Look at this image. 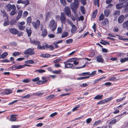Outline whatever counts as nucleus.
Listing matches in <instances>:
<instances>
[{"label": "nucleus", "instance_id": "9d476101", "mask_svg": "<svg viewBox=\"0 0 128 128\" xmlns=\"http://www.w3.org/2000/svg\"><path fill=\"white\" fill-rule=\"evenodd\" d=\"M9 31L11 33L15 34H18L19 32L15 28H10Z\"/></svg>", "mask_w": 128, "mask_h": 128}, {"label": "nucleus", "instance_id": "bb28decb", "mask_svg": "<svg viewBox=\"0 0 128 128\" xmlns=\"http://www.w3.org/2000/svg\"><path fill=\"white\" fill-rule=\"evenodd\" d=\"M8 53L6 52H4L1 55V58H5L8 55Z\"/></svg>", "mask_w": 128, "mask_h": 128}, {"label": "nucleus", "instance_id": "c03bdc74", "mask_svg": "<svg viewBox=\"0 0 128 128\" xmlns=\"http://www.w3.org/2000/svg\"><path fill=\"white\" fill-rule=\"evenodd\" d=\"M9 24V21L7 20L4 21L3 24L4 26H6Z\"/></svg>", "mask_w": 128, "mask_h": 128}, {"label": "nucleus", "instance_id": "dca6fc26", "mask_svg": "<svg viewBox=\"0 0 128 128\" xmlns=\"http://www.w3.org/2000/svg\"><path fill=\"white\" fill-rule=\"evenodd\" d=\"M1 11L2 12L3 14V17H6V19L7 20H8V14L6 13V12L5 11V10H1Z\"/></svg>", "mask_w": 128, "mask_h": 128}, {"label": "nucleus", "instance_id": "a18cd8bd", "mask_svg": "<svg viewBox=\"0 0 128 128\" xmlns=\"http://www.w3.org/2000/svg\"><path fill=\"white\" fill-rule=\"evenodd\" d=\"M32 19L31 16H29L27 18V22L28 23H30L32 22Z\"/></svg>", "mask_w": 128, "mask_h": 128}, {"label": "nucleus", "instance_id": "cd10ccee", "mask_svg": "<svg viewBox=\"0 0 128 128\" xmlns=\"http://www.w3.org/2000/svg\"><path fill=\"white\" fill-rule=\"evenodd\" d=\"M18 26L19 29L20 30H24L26 28L25 26H23L18 24Z\"/></svg>", "mask_w": 128, "mask_h": 128}, {"label": "nucleus", "instance_id": "20e7f679", "mask_svg": "<svg viewBox=\"0 0 128 128\" xmlns=\"http://www.w3.org/2000/svg\"><path fill=\"white\" fill-rule=\"evenodd\" d=\"M35 53L34 49L33 48H29L26 50L24 52L25 54H28L30 55H33Z\"/></svg>", "mask_w": 128, "mask_h": 128}, {"label": "nucleus", "instance_id": "8fccbe9b", "mask_svg": "<svg viewBox=\"0 0 128 128\" xmlns=\"http://www.w3.org/2000/svg\"><path fill=\"white\" fill-rule=\"evenodd\" d=\"M22 82L24 83H27L30 82V79L27 78L23 80H22Z\"/></svg>", "mask_w": 128, "mask_h": 128}, {"label": "nucleus", "instance_id": "a211bd4d", "mask_svg": "<svg viewBox=\"0 0 128 128\" xmlns=\"http://www.w3.org/2000/svg\"><path fill=\"white\" fill-rule=\"evenodd\" d=\"M109 23V20L108 18H106L104 20L101 22V24L105 26L106 24H108Z\"/></svg>", "mask_w": 128, "mask_h": 128}, {"label": "nucleus", "instance_id": "79ce46f5", "mask_svg": "<svg viewBox=\"0 0 128 128\" xmlns=\"http://www.w3.org/2000/svg\"><path fill=\"white\" fill-rule=\"evenodd\" d=\"M73 42V40L72 39H70L66 40V43L67 44H69L72 43Z\"/></svg>", "mask_w": 128, "mask_h": 128}, {"label": "nucleus", "instance_id": "f03ea898", "mask_svg": "<svg viewBox=\"0 0 128 128\" xmlns=\"http://www.w3.org/2000/svg\"><path fill=\"white\" fill-rule=\"evenodd\" d=\"M70 7L72 12L75 14L76 12V9L78 7V4H76L72 2L70 4Z\"/></svg>", "mask_w": 128, "mask_h": 128}, {"label": "nucleus", "instance_id": "1a4fd4ad", "mask_svg": "<svg viewBox=\"0 0 128 128\" xmlns=\"http://www.w3.org/2000/svg\"><path fill=\"white\" fill-rule=\"evenodd\" d=\"M17 3L18 4L21 3L22 4H24L26 5H27L29 4V2L28 0H18Z\"/></svg>", "mask_w": 128, "mask_h": 128}, {"label": "nucleus", "instance_id": "7c9ffc66", "mask_svg": "<svg viewBox=\"0 0 128 128\" xmlns=\"http://www.w3.org/2000/svg\"><path fill=\"white\" fill-rule=\"evenodd\" d=\"M128 26V21H125L123 24V27L124 28H125Z\"/></svg>", "mask_w": 128, "mask_h": 128}, {"label": "nucleus", "instance_id": "9b49d317", "mask_svg": "<svg viewBox=\"0 0 128 128\" xmlns=\"http://www.w3.org/2000/svg\"><path fill=\"white\" fill-rule=\"evenodd\" d=\"M124 16L123 15L119 16L118 19V21L119 23H122L124 21Z\"/></svg>", "mask_w": 128, "mask_h": 128}, {"label": "nucleus", "instance_id": "7ed1b4c3", "mask_svg": "<svg viewBox=\"0 0 128 128\" xmlns=\"http://www.w3.org/2000/svg\"><path fill=\"white\" fill-rule=\"evenodd\" d=\"M66 18L65 14L64 12H62L60 16V20L62 24H65L66 22Z\"/></svg>", "mask_w": 128, "mask_h": 128}, {"label": "nucleus", "instance_id": "a878e982", "mask_svg": "<svg viewBox=\"0 0 128 128\" xmlns=\"http://www.w3.org/2000/svg\"><path fill=\"white\" fill-rule=\"evenodd\" d=\"M104 15L106 17H108L110 14V11L108 10H106L104 12Z\"/></svg>", "mask_w": 128, "mask_h": 128}, {"label": "nucleus", "instance_id": "69168bd1", "mask_svg": "<svg viewBox=\"0 0 128 128\" xmlns=\"http://www.w3.org/2000/svg\"><path fill=\"white\" fill-rule=\"evenodd\" d=\"M17 67V64H16L12 66V68L14 70H15L16 69V68Z\"/></svg>", "mask_w": 128, "mask_h": 128}, {"label": "nucleus", "instance_id": "4d7b16f0", "mask_svg": "<svg viewBox=\"0 0 128 128\" xmlns=\"http://www.w3.org/2000/svg\"><path fill=\"white\" fill-rule=\"evenodd\" d=\"M42 79L43 80L42 81L44 83H45L47 82L48 80L44 76H42Z\"/></svg>", "mask_w": 128, "mask_h": 128}, {"label": "nucleus", "instance_id": "f704fd0d", "mask_svg": "<svg viewBox=\"0 0 128 128\" xmlns=\"http://www.w3.org/2000/svg\"><path fill=\"white\" fill-rule=\"evenodd\" d=\"M116 80V77H112L108 79V80L109 81H113Z\"/></svg>", "mask_w": 128, "mask_h": 128}, {"label": "nucleus", "instance_id": "c85d7f7f", "mask_svg": "<svg viewBox=\"0 0 128 128\" xmlns=\"http://www.w3.org/2000/svg\"><path fill=\"white\" fill-rule=\"evenodd\" d=\"M106 77V76L103 77L102 78H99L97 79L96 80L94 81V84H96L100 80H101L105 78Z\"/></svg>", "mask_w": 128, "mask_h": 128}, {"label": "nucleus", "instance_id": "3c124183", "mask_svg": "<svg viewBox=\"0 0 128 128\" xmlns=\"http://www.w3.org/2000/svg\"><path fill=\"white\" fill-rule=\"evenodd\" d=\"M28 14V13L27 11H25L23 13L22 16L24 17H26Z\"/></svg>", "mask_w": 128, "mask_h": 128}, {"label": "nucleus", "instance_id": "e433bc0d", "mask_svg": "<svg viewBox=\"0 0 128 128\" xmlns=\"http://www.w3.org/2000/svg\"><path fill=\"white\" fill-rule=\"evenodd\" d=\"M117 120L116 119L112 120L109 122L110 124H114L116 123L117 122Z\"/></svg>", "mask_w": 128, "mask_h": 128}, {"label": "nucleus", "instance_id": "de8ad7c7", "mask_svg": "<svg viewBox=\"0 0 128 128\" xmlns=\"http://www.w3.org/2000/svg\"><path fill=\"white\" fill-rule=\"evenodd\" d=\"M104 16L103 14H101L99 18V20L100 21H101L104 19Z\"/></svg>", "mask_w": 128, "mask_h": 128}, {"label": "nucleus", "instance_id": "c756f323", "mask_svg": "<svg viewBox=\"0 0 128 128\" xmlns=\"http://www.w3.org/2000/svg\"><path fill=\"white\" fill-rule=\"evenodd\" d=\"M40 44H39L38 45L37 47V48L38 49L44 50L45 49L44 46L43 45L41 46Z\"/></svg>", "mask_w": 128, "mask_h": 128}, {"label": "nucleus", "instance_id": "0eeeda50", "mask_svg": "<svg viewBox=\"0 0 128 128\" xmlns=\"http://www.w3.org/2000/svg\"><path fill=\"white\" fill-rule=\"evenodd\" d=\"M33 27L35 29H36L39 27L40 24V22L39 20H37L36 22H32Z\"/></svg>", "mask_w": 128, "mask_h": 128}, {"label": "nucleus", "instance_id": "6e6552de", "mask_svg": "<svg viewBox=\"0 0 128 128\" xmlns=\"http://www.w3.org/2000/svg\"><path fill=\"white\" fill-rule=\"evenodd\" d=\"M112 97H110L108 98L105 99L97 103V104H104L106 102L112 100Z\"/></svg>", "mask_w": 128, "mask_h": 128}, {"label": "nucleus", "instance_id": "680f3d73", "mask_svg": "<svg viewBox=\"0 0 128 128\" xmlns=\"http://www.w3.org/2000/svg\"><path fill=\"white\" fill-rule=\"evenodd\" d=\"M126 61V58H121L120 60V61L121 63H124Z\"/></svg>", "mask_w": 128, "mask_h": 128}, {"label": "nucleus", "instance_id": "2eb2a0df", "mask_svg": "<svg viewBox=\"0 0 128 128\" xmlns=\"http://www.w3.org/2000/svg\"><path fill=\"white\" fill-rule=\"evenodd\" d=\"M64 63L65 64V67L67 68H70L73 66L74 65L73 64L70 63H66L65 62H64Z\"/></svg>", "mask_w": 128, "mask_h": 128}, {"label": "nucleus", "instance_id": "c9c22d12", "mask_svg": "<svg viewBox=\"0 0 128 128\" xmlns=\"http://www.w3.org/2000/svg\"><path fill=\"white\" fill-rule=\"evenodd\" d=\"M25 63L26 64H32L34 63V62L32 60H30L25 61Z\"/></svg>", "mask_w": 128, "mask_h": 128}, {"label": "nucleus", "instance_id": "09e8293b", "mask_svg": "<svg viewBox=\"0 0 128 128\" xmlns=\"http://www.w3.org/2000/svg\"><path fill=\"white\" fill-rule=\"evenodd\" d=\"M44 94V92H38L35 94V95L37 96H41Z\"/></svg>", "mask_w": 128, "mask_h": 128}, {"label": "nucleus", "instance_id": "603ef678", "mask_svg": "<svg viewBox=\"0 0 128 128\" xmlns=\"http://www.w3.org/2000/svg\"><path fill=\"white\" fill-rule=\"evenodd\" d=\"M101 122L100 120H98L95 122L93 124V126H96L98 124Z\"/></svg>", "mask_w": 128, "mask_h": 128}, {"label": "nucleus", "instance_id": "f257e3e1", "mask_svg": "<svg viewBox=\"0 0 128 128\" xmlns=\"http://www.w3.org/2000/svg\"><path fill=\"white\" fill-rule=\"evenodd\" d=\"M49 27L51 29L52 31H54L56 30L57 27V24L55 22V21L54 20H52L50 21L49 25Z\"/></svg>", "mask_w": 128, "mask_h": 128}, {"label": "nucleus", "instance_id": "39448f33", "mask_svg": "<svg viewBox=\"0 0 128 128\" xmlns=\"http://www.w3.org/2000/svg\"><path fill=\"white\" fill-rule=\"evenodd\" d=\"M64 10L65 14L67 16L69 17L71 16V11L69 6H66L64 8Z\"/></svg>", "mask_w": 128, "mask_h": 128}, {"label": "nucleus", "instance_id": "bf43d9fd", "mask_svg": "<svg viewBox=\"0 0 128 128\" xmlns=\"http://www.w3.org/2000/svg\"><path fill=\"white\" fill-rule=\"evenodd\" d=\"M92 119L91 118H90L87 119L86 120V122L87 124H89L90 123Z\"/></svg>", "mask_w": 128, "mask_h": 128}, {"label": "nucleus", "instance_id": "a19ab883", "mask_svg": "<svg viewBox=\"0 0 128 128\" xmlns=\"http://www.w3.org/2000/svg\"><path fill=\"white\" fill-rule=\"evenodd\" d=\"M20 54L21 53L20 52H14L12 54V55L14 56H16L20 55Z\"/></svg>", "mask_w": 128, "mask_h": 128}, {"label": "nucleus", "instance_id": "473e14b6", "mask_svg": "<svg viewBox=\"0 0 128 128\" xmlns=\"http://www.w3.org/2000/svg\"><path fill=\"white\" fill-rule=\"evenodd\" d=\"M68 35V33L67 32H65L63 33L61 37L62 38H64L67 37Z\"/></svg>", "mask_w": 128, "mask_h": 128}, {"label": "nucleus", "instance_id": "f8f14e48", "mask_svg": "<svg viewBox=\"0 0 128 128\" xmlns=\"http://www.w3.org/2000/svg\"><path fill=\"white\" fill-rule=\"evenodd\" d=\"M40 30L42 31L41 36L43 37H45L47 34V32L46 29L42 30V28Z\"/></svg>", "mask_w": 128, "mask_h": 128}, {"label": "nucleus", "instance_id": "f3484780", "mask_svg": "<svg viewBox=\"0 0 128 128\" xmlns=\"http://www.w3.org/2000/svg\"><path fill=\"white\" fill-rule=\"evenodd\" d=\"M26 32L28 36H30L32 33V31L30 28L29 27H27L26 28Z\"/></svg>", "mask_w": 128, "mask_h": 128}, {"label": "nucleus", "instance_id": "72a5a7b5", "mask_svg": "<svg viewBox=\"0 0 128 128\" xmlns=\"http://www.w3.org/2000/svg\"><path fill=\"white\" fill-rule=\"evenodd\" d=\"M61 72V70H55L52 71V72L54 74H59Z\"/></svg>", "mask_w": 128, "mask_h": 128}, {"label": "nucleus", "instance_id": "4c0bfd02", "mask_svg": "<svg viewBox=\"0 0 128 128\" xmlns=\"http://www.w3.org/2000/svg\"><path fill=\"white\" fill-rule=\"evenodd\" d=\"M61 4L63 5L64 6L66 4V2L65 0H60Z\"/></svg>", "mask_w": 128, "mask_h": 128}, {"label": "nucleus", "instance_id": "aec40b11", "mask_svg": "<svg viewBox=\"0 0 128 128\" xmlns=\"http://www.w3.org/2000/svg\"><path fill=\"white\" fill-rule=\"evenodd\" d=\"M71 26L72 27L71 30V32L72 33H75L77 30V28L74 24L72 25Z\"/></svg>", "mask_w": 128, "mask_h": 128}, {"label": "nucleus", "instance_id": "6ab92c4d", "mask_svg": "<svg viewBox=\"0 0 128 128\" xmlns=\"http://www.w3.org/2000/svg\"><path fill=\"white\" fill-rule=\"evenodd\" d=\"M123 3H120L119 4H117L116 5V8L118 10H119L123 6Z\"/></svg>", "mask_w": 128, "mask_h": 128}, {"label": "nucleus", "instance_id": "338daca9", "mask_svg": "<svg viewBox=\"0 0 128 128\" xmlns=\"http://www.w3.org/2000/svg\"><path fill=\"white\" fill-rule=\"evenodd\" d=\"M88 85L86 83H83L80 84V86L81 87H83L86 86H88Z\"/></svg>", "mask_w": 128, "mask_h": 128}, {"label": "nucleus", "instance_id": "49530a36", "mask_svg": "<svg viewBox=\"0 0 128 128\" xmlns=\"http://www.w3.org/2000/svg\"><path fill=\"white\" fill-rule=\"evenodd\" d=\"M100 43L104 45H106V44L109 45L110 44L109 42H107L105 41H104L102 42H100Z\"/></svg>", "mask_w": 128, "mask_h": 128}, {"label": "nucleus", "instance_id": "58836bf2", "mask_svg": "<svg viewBox=\"0 0 128 128\" xmlns=\"http://www.w3.org/2000/svg\"><path fill=\"white\" fill-rule=\"evenodd\" d=\"M96 71H94L92 72L91 73L90 72L89 76H90L91 77H92L94 76L96 74Z\"/></svg>", "mask_w": 128, "mask_h": 128}, {"label": "nucleus", "instance_id": "0e129e2a", "mask_svg": "<svg viewBox=\"0 0 128 128\" xmlns=\"http://www.w3.org/2000/svg\"><path fill=\"white\" fill-rule=\"evenodd\" d=\"M92 28L94 30V32H95L96 31V26L95 23L94 24V25L92 26Z\"/></svg>", "mask_w": 128, "mask_h": 128}, {"label": "nucleus", "instance_id": "412c9836", "mask_svg": "<svg viewBox=\"0 0 128 128\" xmlns=\"http://www.w3.org/2000/svg\"><path fill=\"white\" fill-rule=\"evenodd\" d=\"M16 119V118L15 116L14 115H11L9 120L11 121H15Z\"/></svg>", "mask_w": 128, "mask_h": 128}, {"label": "nucleus", "instance_id": "5fc2aeb1", "mask_svg": "<svg viewBox=\"0 0 128 128\" xmlns=\"http://www.w3.org/2000/svg\"><path fill=\"white\" fill-rule=\"evenodd\" d=\"M40 79V78L38 77H37L36 78H35L32 79V81L34 82H36L37 81H38V80H39Z\"/></svg>", "mask_w": 128, "mask_h": 128}, {"label": "nucleus", "instance_id": "4be33fe9", "mask_svg": "<svg viewBox=\"0 0 128 128\" xmlns=\"http://www.w3.org/2000/svg\"><path fill=\"white\" fill-rule=\"evenodd\" d=\"M4 92L6 94H8L12 93V91L10 89H7L4 90Z\"/></svg>", "mask_w": 128, "mask_h": 128}, {"label": "nucleus", "instance_id": "13d9d810", "mask_svg": "<svg viewBox=\"0 0 128 128\" xmlns=\"http://www.w3.org/2000/svg\"><path fill=\"white\" fill-rule=\"evenodd\" d=\"M66 21L67 22L70 24L71 26H72V25H73V23L71 21V20H70L68 19H67L66 20Z\"/></svg>", "mask_w": 128, "mask_h": 128}, {"label": "nucleus", "instance_id": "ea45409f", "mask_svg": "<svg viewBox=\"0 0 128 128\" xmlns=\"http://www.w3.org/2000/svg\"><path fill=\"white\" fill-rule=\"evenodd\" d=\"M90 74V72H83V73H82L81 74H79V75L80 76H86V75H88L89 76Z\"/></svg>", "mask_w": 128, "mask_h": 128}, {"label": "nucleus", "instance_id": "b1692460", "mask_svg": "<svg viewBox=\"0 0 128 128\" xmlns=\"http://www.w3.org/2000/svg\"><path fill=\"white\" fill-rule=\"evenodd\" d=\"M50 56V54H42L40 55V56L41 57L46 58L49 57Z\"/></svg>", "mask_w": 128, "mask_h": 128}, {"label": "nucleus", "instance_id": "37998d69", "mask_svg": "<svg viewBox=\"0 0 128 128\" xmlns=\"http://www.w3.org/2000/svg\"><path fill=\"white\" fill-rule=\"evenodd\" d=\"M80 10L83 14H85V12L84 10V6H81Z\"/></svg>", "mask_w": 128, "mask_h": 128}, {"label": "nucleus", "instance_id": "ddd939ff", "mask_svg": "<svg viewBox=\"0 0 128 128\" xmlns=\"http://www.w3.org/2000/svg\"><path fill=\"white\" fill-rule=\"evenodd\" d=\"M96 61L98 62H100L102 63H103L104 60L102 58V57L101 55L97 56L96 58Z\"/></svg>", "mask_w": 128, "mask_h": 128}, {"label": "nucleus", "instance_id": "4468645a", "mask_svg": "<svg viewBox=\"0 0 128 128\" xmlns=\"http://www.w3.org/2000/svg\"><path fill=\"white\" fill-rule=\"evenodd\" d=\"M30 42L31 44H35L36 45H38L39 44H40V42L37 40H30Z\"/></svg>", "mask_w": 128, "mask_h": 128}, {"label": "nucleus", "instance_id": "864d4df0", "mask_svg": "<svg viewBox=\"0 0 128 128\" xmlns=\"http://www.w3.org/2000/svg\"><path fill=\"white\" fill-rule=\"evenodd\" d=\"M25 66V65H19L18 66L17 64V69H20L23 68Z\"/></svg>", "mask_w": 128, "mask_h": 128}, {"label": "nucleus", "instance_id": "5701e85b", "mask_svg": "<svg viewBox=\"0 0 128 128\" xmlns=\"http://www.w3.org/2000/svg\"><path fill=\"white\" fill-rule=\"evenodd\" d=\"M102 95H98L94 97V99L95 100H100L102 99Z\"/></svg>", "mask_w": 128, "mask_h": 128}, {"label": "nucleus", "instance_id": "e2e57ef3", "mask_svg": "<svg viewBox=\"0 0 128 128\" xmlns=\"http://www.w3.org/2000/svg\"><path fill=\"white\" fill-rule=\"evenodd\" d=\"M62 31V30L61 28L60 27H58V28L57 33H61Z\"/></svg>", "mask_w": 128, "mask_h": 128}, {"label": "nucleus", "instance_id": "052dcab7", "mask_svg": "<svg viewBox=\"0 0 128 128\" xmlns=\"http://www.w3.org/2000/svg\"><path fill=\"white\" fill-rule=\"evenodd\" d=\"M58 114L57 112H54L52 114L50 115V117H53L55 116H56Z\"/></svg>", "mask_w": 128, "mask_h": 128}, {"label": "nucleus", "instance_id": "6e6d98bb", "mask_svg": "<svg viewBox=\"0 0 128 128\" xmlns=\"http://www.w3.org/2000/svg\"><path fill=\"white\" fill-rule=\"evenodd\" d=\"M125 97H124L122 98L117 99L116 101L117 102H120L122 101L125 98Z\"/></svg>", "mask_w": 128, "mask_h": 128}, {"label": "nucleus", "instance_id": "423d86ee", "mask_svg": "<svg viewBox=\"0 0 128 128\" xmlns=\"http://www.w3.org/2000/svg\"><path fill=\"white\" fill-rule=\"evenodd\" d=\"M6 8L8 11H10L12 9L16 10V7L14 5L12 4L11 5L10 4H8L6 6Z\"/></svg>", "mask_w": 128, "mask_h": 128}, {"label": "nucleus", "instance_id": "774afa93", "mask_svg": "<svg viewBox=\"0 0 128 128\" xmlns=\"http://www.w3.org/2000/svg\"><path fill=\"white\" fill-rule=\"evenodd\" d=\"M123 12H128V7H126L123 10Z\"/></svg>", "mask_w": 128, "mask_h": 128}, {"label": "nucleus", "instance_id": "393cba45", "mask_svg": "<svg viewBox=\"0 0 128 128\" xmlns=\"http://www.w3.org/2000/svg\"><path fill=\"white\" fill-rule=\"evenodd\" d=\"M120 11L116 10L113 13V15L118 16L120 15Z\"/></svg>", "mask_w": 128, "mask_h": 128}, {"label": "nucleus", "instance_id": "2f4dec72", "mask_svg": "<svg viewBox=\"0 0 128 128\" xmlns=\"http://www.w3.org/2000/svg\"><path fill=\"white\" fill-rule=\"evenodd\" d=\"M16 14V12L15 11V10H12V11L9 14L10 16H12Z\"/></svg>", "mask_w": 128, "mask_h": 128}]
</instances>
